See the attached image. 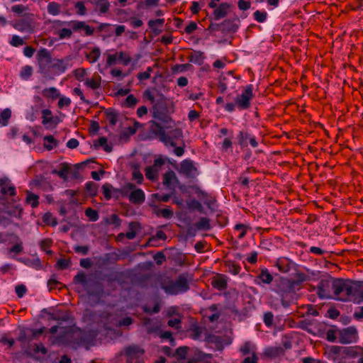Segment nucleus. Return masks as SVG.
<instances>
[{"instance_id":"24","label":"nucleus","mask_w":363,"mask_h":363,"mask_svg":"<svg viewBox=\"0 0 363 363\" xmlns=\"http://www.w3.org/2000/svg\"><path fill=\"white\" fill-rule=\"evenodd\" d=\"M206 340L208 342L215 344L217 350L221 351L224 347L225 340L221 336L216 335L213 334H208L206 337Z\"/></svg>"},{"instance_id":"39","label":"nucleus","mask_w":363,"mask_h":363,"mask_svg":"<svg viewBox=\"0 0 363 363\" xmlns=\"http://www.w3.org/2000/svg\"><path fill=\"white\" fill-rule=\"evenodd\" d=\"M225 265L228 267V271L233 275L238 274L241 270L240 266L234 261H226Z\"/></svg>"},{"instance_id":"30","label":"nucleus","mask_w":363,"mask_h":363,"mask_svg":"<svg viewBox=\"0 0 363 363\" xmlns=\"http://www.w3.org/2000/svg\"><path fill=\"white\" fill-rule=\"evenodd\" d=\"M101 77L97 74L91 79L87 78L85 80L84 84L91 89L95 90L101 87Z\"/></svg>"},{"instance_id":"60","label":"nucleus","mask_w":363,"mask_h":363,"mask_svg":"<svg viewBox=\"0 0 363 363\" xmlns=\"http://www.w3.org/2000/svg\"><path fill=\"white\" fill-rule=\"evenodd\" d=\"M103 194L105 199L108 201L112 198L113 186L111 184L106 183L102 186Z\"/></svg>"},{"instance_id":"26","label":"nucleus","mask_w":363,"mask_h":363,"mask_svg":"<svg viewBox=\"0 0 363 363\" xmlns=\"http://www.w3.org/2000/svg\"><path fill=\"white\" fill-rule=\"evenodd\" d=\"M343 354L355 358L363 354V347H343Z\"/></svg>"},{"instance_id":"8","label":"nucleus","mask_w":363,"mask_h":363,"mask_svg":"<svg viewBox=\"0 0 363 363\" xmlns=\"http://www.w3.org/2000/svg\"><path fill=\"white\" fill-rule=\"evenodd\" d=\"M357 338V330L354 327H348L338 332V342L341 344L355 342Z\"/></svg>"},{"instance_id":"6","label":"nucleus","mask_w":363,"mask_h":363,"mask_svg":"<svg viewBox=\"0 0 363 363\" xmlns=\"http://www.w3.org/2000/svg\"><path fill=\"white\" fill-rule=\"evenodd\" d=\"M167 294L177 295L186 292L189 289V284L185 274H180L175 281L169 280L162 285Z\"/></svg>"},{"instance_id":"64","label":"nucleus","mask_w":363,"mask_h":363,"mask_svg":"<svg viewBox=\"0 0 363 363\" xmlns=\"http://www.w3.org/2000/svg\"><path fill=\"white\" fill-rule=\"evenodd\" d=\"M33 74V68L31 66L26 65L21 71V77L24 79H28Z\"/></svg>"},{"instance_id":"19","label":"nucleus","mask_w":363,"mask_h":363,"mask_svg":"<svg viewBox=\"0 0 363 363\" xmlns=\"http://www.w3.org/2000/svg\"><path fill=\"white\" fill-rule=\"evenodd\" d=\"M263 354L269 359H274L284 355V349L281 346L268 347L265 348Z\"/></svg>"},{"instance_id":"42","label":"nucleus","mask_w":363,"mask_h":363,"mask_svg":"<svg viewBox=\"0 0 363 363\" xmlns=\"http://www.w3.org/2000/svg\"><path fill=\"white\" fill-rule=\"evenodd\" d=\"M340 330H338L337 327L333 326L330 328L326 333V339L329 342H334L337 340H338V332Z\"/></svg>"},{"instance_id":"51","label":"nucleus","mask_w":363,"mask_h":363,"mask_svg":"<svg viewBox=\"0 0 363 363\" xmlns=\"http://www.w3.org/2000/svg\"><path fill=\"white\" fill-rule=\"evenodd\" d=\"M48 12L53 16L58 15L60 13V4L55 1L50 2L48 5Z\"/></svg>"},{"instance_id":"14","label":"nucleus","mask_w":363,"mask_h":363,"mask_svg":"<svg viewBox=\"0 0 363 363\" xmlns=\"http://www.w3.org/2000/svg\"><path fill=\"white\" fill-rule=\"evenodd\" d=\"M180 171L187 177L194 178L199 174L196 167L190 160H184L181 162Z\"/></svg>"},{"instance_id":"50","label":"nucleus","mask_w":363,"mask_h":363,"mask_svg":"<svg viewBox=\"0 0 363 363\" xmlns=\"http://www.w3.org/2000/svg\"><path fill=\"white\" fill-rule=\"evenodd\" d=\"M175 179H177L175 173L172 170H169L163 176V184L169 186Z\"/></svg>"},{"instance_id":"55","label":"nucleus","mask_w":363,"mask_h":363,"mask_svg":"<svg viewBox=\"0 0 363 363\" xmlns=\"http://www.w3.org/2000/svg\"><path fill=\"white\" fill-rule=\"evenodd\" d=\"M85 215L93 222L97 221L99 218V212L91 208H87L85 210Z\"/></svg>"},{"instance_id":"37","label":"nucleus","mask_w":363,"mask_h":363,"mask_svg":"<svg viewBox=\"0 0 363 363\" xmlns=\"http://www.w3.org/2000/svg\"><path fill=\"white\" fill-rule=\"evenodd\" d=\"M203 52L201 51H195L194 53H191L189 56V62H193L194 64H197L199 65H201L203 62Z\"/></svg>"},{"instance_id":"18","label":"nucleus","mask_w":363,"mask_h":363,"mask_svg":"<svg viewBox=\"0 0 363 363\" xmlns=\"http://www.w3.org/2000/svg\"><path fill=\"white\" fill-rule=\"evenodd\" d=\"M212 286L219 291H223L228 287L227 277L224 274H218L211 280Z\"/></svg>"},{"instance_id":"13","label":"nucleus","mask_w":363,"mask_h":363,"mask_svg":"<svg viewBox=\"0 0 363 363\" xmlns=\"http://www.w3.org/2000/svg\"><path fill=\"white\" fill-rule=\"evenodd\" d=\"M274 280L273 275L269 272L268 269L264 267L260 269L259 273L255 277V282L256 284L261 286L263 284H274Z\"/></svg>"},{"instance_id":"20","label":"nucleus","mask_w":363,"mask_h":363,"mask_svg":"<svg viewBox=\"0 0 363 363\" xmlns=\"http://www.w3.org/2000/svg\"><path fill=\"white\" fill-rule=\"evenodd\" d=\"M129 201L133 204H142L145 200V195L141 189H134L129 194Z\"/></svg>"},{"instance_id":"62","label":"nucleus","mask_w":363,"mask_h":363,"mask_svg":"<svg viewBox=\"0 0 363 363\" xmlns=\"http://www.w3.org/2000/svg\"><path fill=\"white\" fill-rule=\"evenodd\" d=\"M76 13L79 16H85L86 14V8L82 1H77L74 4Z\"/></svg>"},{"instance_id":"17","label":"nucleus","mask_w":363,"mask_h":363,"mask_svg":"<svg viewBox=\"0 0 363 363\" xmlns=\"http://www.w3.org/2000/svg\"><path fill=\"white\" fill-rule=\"evenodd\" d=\"M275 266L279 272L287 273L293 267L296 266V264L286 257H280L277 259Z\"/></svg>"},{"instance_id":"10","label":"nucleus","mask_w":363,"mask_h":363,"mask_svg":"<svg viewBox=\"0 0 363 363\" xmlns=\"http://www.w3.org/2000/svg\"><path fill=\"white\" fill-rule=\"evenodd\" d=\"M166 142H162L166 146L175 147L179 140L183 138L182 130L179 128H175L166 133Z\"/></svg>"},{"instance_id":"4","label":"nucleus","mask_w":363,"mask_h":363,"mask_svg":"<svg viewBox=\"0 0 363 363\" xmlns=\"http://www.w3.org/2000/svg\"><path fill=\"white\" fill-rule=\"evenodd\" d=\"M73 283L81 284L89 296L101 297L104 294L102 284L99 281L88 279V276L84 272H79L74 277Z\"/></svg>"},{"instance_id":"45","label":"nucleus","mask_w":363,"mask_h":363,"mask_svg":"<svg viewBox=\"0 0 363 363\" xmlns=\"http://www.w3.org/2000/svg\"><path fill=\"white\" fill-rule=\"evenodd\" d=\"M86 191L90 197H94L97 195L98 184L93 182H88L85 184Z\"/></svg>"},{"instance_id":"2","label":"nucleus","mask_w":363,"mask_h":363,"mask_svg":"<svg viewBox=\"0 0 363 363\" xmlns=\"http://www.w3.org/2000/svg\"><path fill=\"white\" fill-rule=\"evenodd\" d=\"M355 284L350 279H335L333 285L334 287L333 298L341 301L351 300L359 293V290L354 286Z\"/></svg>"},{"instance_id":"48","label":"nucleus","mask_w":363,"mask_h":363,"mask_svg":"<svg viewBox=\"0 0 363 363\" xmlns=\"http://www.w3.org/2000/svg\"><path fill=\"white\" fill-rule=\"evenodd\" d=\"M250 227L242 223H238L235 225L234 230L239 232L238 235V239H242L247 234V230Z\"/></svg>"},{"instance_id":"41","label":"nucleus","mask_w":363,"mask_h":363,"mask_svg":"<svg viewBox=\"0 0 363 363\" xmlns=\"http://www.w3.org/2000/svg\"><path fill=\"white\" fill-rule=\"evenodd\" d=\"M340 354H343V347L333 345L328 349L329 357L333 360Z\"/></svg>"},{"instance_id":"43","label":"nucleus","mask_w":363,"mask_h":363,"mask_svg":"<svg viewBox=\"0 0 363 363\" xmlns=\"http://www.w3.org/2000/svg\"><path fill=\"white\" fill-rule=\"evenodd\" d=\"M135 188V185L133 183H126L125 185L122 186V188L120 189V190L116 191V192H120L121 196L123 197H129V194L130 191L134 190Z\"/></svg>"},{"instance_id":"25","label":"nucleus","mask_w":363,"mask_h":363,"mask_svg":"<svg viewBox=\"0 0 363 363\" xmlns=\"http://www.w3.org/2000/svg\"><path fill=\"white\" fill-rule=\"evenodd\" d=\"M291 279L293 286L296 288H300L303 282L309 279V276L304 272H298L295 274L294 277Z\"/></svg>"},{"instance_id":"1","label":"nucleus","mask_w":363,"mask_h":363,"mask_svg":"<svg viewBox=\"0 0 363 363\" xmlns=\"http://www.w3.org/2000/svg\"><path fill=\"white\" fill-rule=\"evenodd\" d=\"M272 290L279 295L284 308H288L296 300L297 294L290 279L285 277L276 279Z\"/></svg>"},{"instance_id":"53","label":"nucleus","mask_w":363,"mask_h":363,"mask_svg":"<svg viewBox=\"0 0 363 363\" xmlns=\"http://www.w3.org/2000/svg\"><path fill=\"white\" fill-rule=\"evenodd\" d=\"M198 229L208 230L211 229L210 220L208 218H201L200 220L196 223Z\"/></svg>"},{"instance_id":"12","label":"nucleus","mask_w":363,"mask_h":363,"mask_svg":"<svg viewBox=\"0 0 363 363\" xmlns=\"http://www.w3.org/2000/svg\"><path fill=\"white\" fill-rule=\"evenodd\" d=\"M0 193L4 196L7 195L13 196L16 194V186L6 177L0 179Z\"/></svg>"},{"instance_id":"32","label":"nucleus","mask_w":363,"mask_h":363,"mask_svg":"<svg viewBox=\"0 0 363 363\" xmlns=\"http://www.w3.org/2000/svg\"><path fill=\"white\" fill-rule=\"evenodd\" d=\"M70 171V167L67 163H62L61 168L59 170L54 169L52 173L58 175L63 179H67V174Z\"/></svg>"},{"instance_id":"23","label":"nucleus","mask_w":363,"mask_h":363,"mask_svg":"<svg viewBox=\"0 0 363 363\" xmlns=\"http://www.w3.org/2000/svg\"><path fill=\"white\" fill-rule=\"evenodd\" d=\"M222 33H235L239 26L236 23L235 19H226L221 23Z\"/></svg>"},{"instance_id":"31","label":"nucleus","mask_w":363,"mask_h":363,"mask_svg":"<svg viewBox=\"0 0 363 363\" xmlns=\"http://www.w3.org/2000/svg\"><path fill=\"white\" fill-rule=\"evenodd\" d=\"M44 147L48 150H52L56 147L59 142L52 135H49L44 137Z\"/></svg>"},{"instance_id":"22","label":"nucleus","mask_w":363,"mask_h":363,"mask_svg":"<svg viewBox=\"0 0 363 363\" xmlns=\"http://www.w3.org/2000/svg\"><path fill=\"white\" fill-rule=\"evenodd\" d=\"M32 19L29 18H23L16 21L14 28L21 32H27L32 30Z\"/></svg>"},{"instance_id":"5","label":"nucleus","mask_w":363,"mask_h":363,"mask_svg":"<svg viewBox=\"0 0 363 363\" xmlns=\"http://www.w3.org/2000/svg\"><path fill=\"white\" fill-rule=\"evenodd\" d=\"M159 96L160 99L152 106V117L168 125L167 128H173L175 125V123L169 115L166 98L162 94H160Z\"/></svg>"},{"instance_id":"54","label":"nucleus","mask_w":363,"mask_h":363,"mask_svg":"<svg viewBox=\"0 0 363 363\" xmlns=\"http://www.w3.org/2000/svg\"><path fill=\"white\" fill-rule=\"evenodd\" d=\"M71 265V260L69 259L60 258L55 264V267L59 270H64Z\"/></svg>"},{"instance_id":"16","label":"nucleus","mask_w":363,"mask_h":363,"mask_svg":"<svg viewBox=\"0 0 363 363\" xmlns=\"http://www.w3.org/2000/svg\"><path fill=\"white\" fill-rule=\"evenodd\" d=\"M230 4L227 2H223L220 4L216 7L213 8L214 11L213 12V18L216 21H218L221 18H225L230 9Z\"/></svg>"},{"instance_id":"35","label":"nucleus","mask_w":363,"mask_h":363,"mask_svg":"<svg viewBox=\"0 0 363 363\" xmlns=\"http://www.w3.org/2000/svg\"><path fill=\"white\" fill-rule=\"evenodd\" d=\"M189 337L193 340H198L202 333V328L197 324H193L188 330Z\"/></svg>"},{"instance_id":"28","label":"nucleus","mask_w":363,"mask_h":363,"mask_svg":"<svg viewBox=\"0 0 363 363\" xmlns=\"http://www.w3.org/2000/svg\"><path fill=\"white\" fill-rule=\"evenodd\" d=\"M105 115L106 118L108 120L111 126L116 125L118 121V113L113 108H108L105 109Z\"/></svg>"},{"instance_id":"15","label":"nucleus","mask_w":363,"mask_h":363,"mask_svg":"<svg viewBox=\"0 0 363 363\" xmlns=\"http://www.w3.org/2000/svg\"><path fill=\"white\" fill-rule=\"evenodd\" d=\"M150 131L158 138L160 142H166V132L164 128L155 121H150Z\"/></svg>"},{"instance_id":"56","label":"nucleus","mask_w":363,"mask_h":363,"mask_svg":"<svg viewBox=\"0 0 363 363\" xmlns=\"http://www.w3.org/2000/svg\"><path fill=\"white\" fill-rule=\"evenodd\" d=\"M263 322L268 328H272L274 324V314L271 311H267L264 313Z\"/></svg>"},{"instance_id":"21","label":"nucleus","mask_w":363,"mask_h":363,"mask_svg":"<svg viewBox=\"0 0 363 363\" xmlns=\"http://www.w3.org/2000/svg\"><path fill=\"white\" fill-rule=\"evenodd\" d=\"M36 59L40 67L49 65L52 62L50 53L46 48H41L38 50Z\"/></svg>"},{"instance_id":"57","label":"nucleus","mask_w":363,"mask_h":363,"mask_svg":"<svg viewBox=\"0 0 363 363\" xmlns=\"http://www.w3.org/2000/svg\"><path fill=\"white\" fill-rule=\"evenodd\" d=\"M84 25V21H68L67 26L72 28V30L74 32H79L82 30Z\"/></svg>"},{"instance_id":"49","label":"nucleus","mask_w":363,"mask_h":363,"mask_svg":"<svg viewBox=\"0 0 363 363\" xmlns=\"http://www.w3.org/2000/svg\"><path fill=\"white\" fill-rule=\"evenodd\" d=\"M43 313H47L49 315V320H56V321H67L69 320V316L67 315H64L60 316L59 315L50 313L48 311L47 308H44L42 310Z\"/></svg>"},{"instance_id":"36","label":"nucleus","mask_w":363,"mask_h":363,"mask_svg":"<svg viewBox=\"0 0 363 363\" xmlns=\"http://www.w3.org/2000/svg\"><path fill=\"white\" fill-rule=\"evenodd\" d=\"M26 201L27 203L30 204L32 208H36L39 205V196L27 191Z\"/></svg>"},{"instance_id":"44","label":"nucleus","mask_w":363,"mask_h":363,"mask_svg":"<svg viewBox=\"0 0 363 363\" xmlns=\"http://www.w3.org/2000/svg\"><path fill=\"white\" fill-rule=\"evenodd\" d=\"M140 224L138 222H130L129 223V231L125 234V236L128 240H133L136 236L135 228H139Z\"/></svg>"},{"instance_id":"58","label":"nucleus","mask_w":363,"mask_h":363,"mask_svg":"<svg viewBox=\"0 0 363 363\" xmlns=\"http://www.w3.org/2000/svg\"><path fill=\"white\" fill-rule=\"evenodd\" d=\"M42 123L43 125H47L52 121V111L50 109H43L42 111Z\"/></svg>"},{"instance_id":"33","label":"nucleus","mask_w":363,"mask_h":363,"mask_svg":"<svg viewBox=\"0 0 363 363\" xmlns=\"http://www.w3.org/2000/svg\"><path fill=\"white\" fill-rule=\"evenodd\" d=\"M42 94L45 98L56 99L60 96V94L55 87L45 88L43 90Z\"/></svg>"},{"instance_id":"40","label":"nucleus","mask_w":363,"mask_h":363,"mask_svg":"<svg viewBox=\"0 0 363 363\" xmlns=\"http://www.w3.org/2000/svg\"><path fill=\"white\" fill-rule=\"evenodd\" d=\"M101 50L99 48L95 47L92 49L91 51L86 55V57L89 61V62L94 63L99 60Z\"/></svg>"},{"instance_id":"29","label":"nucleus","mask_w":363,"mask_h":363,"mask_svg":"<svg viewBox=\"0 0 363 363\" xmlns=\"http://www.w3.org/2000/svg\"><path fill=\"white\" fill-rule=\"evenodd\" d=\"M143 323L144 326H145L146 331L148 334H152L160 331V326L152 323L150 318H145L143 320Z\"/></svg>"},{"instance_id":"63","label":"nucleus","mask_w":363,"mask_h":363,"mask_svg":"<svg viewBox=\"0 0 363 363\" xmlns=\"http://www.w3.org/2000/svg\"><path fill=\"white\" fill-rule=\"evenodd\" d=\"M189 347L187 346H181L177 348L175 354L181 359H185L186 358Z\"/></svg>"},{"instance_id":"59","label":"nucleus","mask_w":363,"mask_h":363,"mask_svg":"<svg viewBox=\"0 0 363 363\" xmlns=\"http://www.w3.org/2000/svg\"><path fill=\"white\" fill-rule=\"evenodd\" d=\"M138 102V100L136 97L133 94H130L125 99L123 106L127 108H133Z\"/></svg>"},{"instance_id":"7","label":"nucleus","mask_w":363,"mask_h":363,"mask_svg":"<svg viewBox=\"0 0 363 363\" xmlns=\"http://www.w3.org/2000/svg\"><path fill=\"white\" fill-rule=\"evenodd\" d=\"M334 278L329 277L328 279H321L316 286V294L320 299L333 298Z\"/></svg>"},{"instance_id":"11","label":"nucleus","mask_w":363,"mask_h":363,"mask_svg":"<svg viewBox=\"0 0 363 363\" xmlns=\"http://www.w3.org/2000/svg\"><path fill=\"white\" fill-rule=\"evenodd\" d=\"M72 57L67 56L62 59L54 60L51 67L56 71L57 73L61 74L65 72V71L72 67Z\"/></svg>"},{"instance_id":"34","label":"nucleus","mask_w":363,"mask_h":363,"mask_svg":"<svg viewBox=\"0 0 363 363\" xmlns=\"http://www.w3.org/2000/svg\"><path fill=\"white\" fill-rule=\"evenodd\" d=\"M91 2L99 8L100 13H101L108 12L110 9L108 0H91Z\"/></svg>"},{"instance_id":"47","label":"nucleus","mask_w":363,"mask_h":363,"mask_svg":"<svg viewBox=\"0 0 363 363\" xmlns=\"http://www.w3.org/2000/svg\"><path fill=\"white\" fill-rule=\"evenodd\" d=\"M43 222L46 225L55 226L57 225V220L52 216L50 212L45 213L42 218Z\"/></svg>"},{"instance_id":"3","label":"nucleus","mask_w":363,"mask_h":363,"mask_svg":"<svg viewBox=\"0 0 363 363\" xmlns=\"http://www.w3.org/2000/svg\"><path fill=\"white\" fill-rule=\"evenodd\" d=\"M254 98L253 85H247L241 94L232 98L234 102H228L224 106V110L228 113H233L238 108L240 111L247 110L251 106V101Z\"/></svg>"},{"instance_id":"46","label":"nucleus","mask_w":363,"mask_h":363,"mask_svg":"<svg viewBox=\"0 0 363 363\" xmlns=\"http://www.w3.org/2000/svg\"><path fill=\"white\" fill-rule=\"evenodd\" d=\"M250 135L245 131L241 130L238 135V144L242 147H245L247 146V140H249Z\"/></svg>"},{"instance_id":"27","label":"nucleus","mask_w":363,"mask_h":363,"mask_svg":"<svg viewBox=\"0 0 363 363\" xmlns=\"http://www.w3.org/2000/svg\"><path fill=\"white\" fill-rule=\"evenodd\" d=\"M18 261L24 263L26 265L33 267L37 270L42 269L43 264L39 258L30 259L29 258H18Z\"/></svg>"},{"instance_id":"9","label":"nucleus","mask_w":363,"mask_h":363,"mask_svg":"<svg viewBox=\"0 0 363 363\" xmlns=\"http://www.w3.org/2000/svg\"><path fill=\"white\" fill-rule=\"evenodd\" d=\"M145 350L138 345H130L125 349L127 362L139 363L143 358Z\"/></svg>"},{"instance_id":"38","label":"nucleus","mask_w":363,"mask_h":363,"mask_svg":"<svg viewBox=\"0 0 363 363\" xmlns=\"http://www.w3.org/2000/svg\"><path fill=\"white\" fill-rule=\"evenodd\" d=\"M11 117V111L9 108H5L0 112V126H6L9 124Z\"/></svg>"},{"instance_id":"61","label":"nucleus","mask_w":363,"mask_h":363,"mask_svg":"<svg viewBox=\"0 0 363 363\" xmlns=\"http://www.w3.org/2000/svg\"><path fill=\"white\" fill-rule=\"evenodd\" d=\"M253 17L258 23H264L267 20V13L265 11H260L257 10L254 12Z\"/></svg>"},{"instance_id":"52","label":"nucleus","mask_w":363,"mask_h":363,"mask_svg":"<svg viewBox=\"0 0 363 363\" xmlns=\"http://www.w3.org/2000/svg\"><path fill=\"white\" fill-rule=\"evenodd\" d=\"M155 213L157 216H162L164 218H170L173 216V211L169 207L155 210Z\"/></svg>"}]
</instances>
